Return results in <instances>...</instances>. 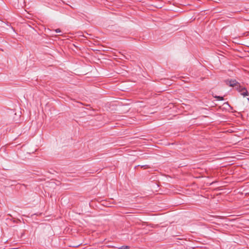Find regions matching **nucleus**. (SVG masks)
Listing matches in <instances>:
<instances>
[{
  "label": "nucleus",
  "mask_w": 249,
  "mask_h": 249,
  "mask_svg": "<svg viewBox=\"0 0 249 249\" xmlns=\"http://www.w3.org/2000/svg\"><path fill=\"white\" fill-rule=\"evenodd\" d=\"M215 98L217 99L219 101H222L224 100V97L220 96H215L214 97Z\"/></svg>",
  "instance_id": "nucleus-4"
},
{
  "label": "nucleus",
  "mask_w": 249,
  "mask_h": 249,
  "mask_svg": "<svg viewBox=\"0 0 249 249\" xmlns=\"http://www.w3.org/2000/svg\"><path fill=\"white\" fill-rule=\"evenodd\" d=\"M248 100L249 101V98H248Z\"/></svg>",
  "instance_id": "nucleus-8"
},
{
  "label": "nucleus",
  "mask_w": 249,
  "mask_h": 249,
  "mask_svg": "<svg viewBox=\"0 0 249 249\" xmlns=\"http://www.w3.org/2000/svg\"><path fill=\"white\" fill-rule=\"evenodd\" d=\"M141 167L144 169H148V168H150V166L148 165H141Z\"/></svg>",
  "instance_id": "nucleus-6"
},
{
  "label": "nucleus",
  "mask_w": 249,
  "mask_h": 249,
  "mask_svg": "<svg viewBox=\"0 0 249 249\" xmlns=\"http://www.w3.org/2000/svg\"><path fill=\"white\" fill-rule=\"evenodd\" d=\"M118 249H129V247L128 246H123L119 248Z\"/></svg>",
  "instance_id": "nucleus-5"
},
{
  "label": "nucleus",
  "mask_w": 249,
  "mask_h": 249,
  "mask_svg": "<svg viewBox=\"0 0 249 249\" xmlns=\"http://www.w3.org/2000/svg\"><path fill=\"white\" fill-rule=\"evenodd\" d=\"M244 88V87H242L239 84V83H238V84H237L236 86H235V89H236L239 92H240V93L243 91V89Z\"/></svg>",
  "instance_id": "nucleus-2"
},
{
  "label": "nucleus",
  "mask_w": 249,
  "mask_h": 249,
  "mask_svg": "<svg viewBox=\"0 0 249 249\" xmlns=\"http://www.w3.org/2000/svg\"><path fill=\"white\" fill-rule=\"evenodd\" d=\"M225 83L227 85H229L230 87H234L238 84V82H237L235 80H225Z\"/></svg>",
  "instance_id": "nucleus-1"
},
{
  "label": "nucleus",
  "mask_w": 249,
  "mask_h": 249,
  "mask_svg": "<svg viewBox=\"0 0 249 249\" xmlns=\"http://www.w3.org/2000/svg\"><path fill=\"white\" fill-rule=\"evenodd\" d=\"M243 91L241 93V94L243 95L244 97H245L246 96H249V93L247 90V89L246 88H244Z\"/></svg>",
  "instance_id": "nucleus-3"
},
{
  "label": "nucleus",
  "mask_w": 249,
  "mask_h": 249,
  "mask_svg": "<svg viewBox=\"0 0 249 249\" xmlns=\"http://www.w3.org/2000/svg\"><path fill=\"white\" fill-rule=\"evenodd\" d=\"M55 32V33H61V31L60 30V29H56L54 30Z\"/></svg>",
  "instance_id": "nucleus-7"
}]
</instances>
